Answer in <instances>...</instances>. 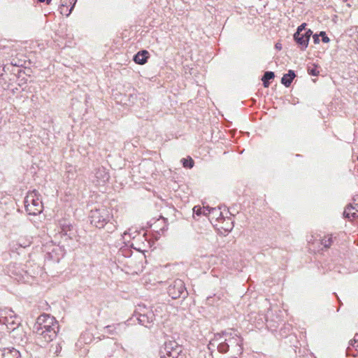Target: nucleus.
Listing matches in <instances>:
<instances>
[{
    "label": "nucleus",
    "mask_w": 358,
    "mask_h": 358,
    "mask_svg": "<svg viewBox=\"0 0 358 358\" xmlns=\"http://www.w3.org/2000/svg\"><path fill=\"white\" fill-rule=\"evenodd\" d=\"M294 38L302 50H305L308 47L309 42L308 38L307 36H305L303 33H300V35L297 37L296 34H294Z\"/></svg>",
    "instance_id": "ddd939ff"
},
{
    "label": "nucleus",
    "mask_w": 358,
    "mask_h": 358,
    "mask_svg": "<svg viewBox=\"0 0 358 358\" xmlns=\"http://www.w3.org/2000/svg\"><path fill=\"white\" fill-rule=\"evenodd\" d=\"M212 208H210L209 206H203L202 209L203 215L209 216L211 213Z\"/></svg>",
    "instance_id": "b1692460"
},
{
    "label": "nucleus",
    "mask_w": 358,
    "mask_h": 358,
    "mask_svg": "<svg viewBox=\"0 0 358 358\" xmlns=\"http://www.w3.org/2000/svg\"><path fill=\"white\" fill-rule=\"evenodd\" d=\"M96 185L103 184L109 180V174L103 167H99L94 173Z\"/></svg>",
    "instance_id": "1a4fd4ad"
},
{
    "label": "nucleus",
    "mask_w": 358,
    "mask_h": 358,
    "mask_svg": "<svg viewBox=\"0 0 358 358\" xmlns=\"http://www.w3.org/2000/svg\"><path fill=\"white\" fill-rule=\"evenodd\" d=\"M202 209L203 208H201L200 206H194L193 210L196 215H199L203 214Z\"/></svg>",
    "instance_id": "bb28decb"
},
{
    "label": "nucleus",
    "mask_w": 358,
    "mask_h": 358,
    "mask_svg": "<svg viewBox=\"0 0 358 358\" xmlns=\"http://www.w3.org/2000/svg\"><path fill=\"white\" fill-rule=\"evenodd\" d=\"M59 331V324L55 317L43 314L38 317L34 325V332L39 339L49 343L56 338Z\"/></svg>",
    "instance_id": "f257e3e1"
},
{
    "label": "nucleus",
    "mask_w": 358,
    "mask_h": 358,
    "mask_svg": "<svg viewBox=\"0 0 358 358\" xmlns=\"http://www.w3.org/2000/svg\"><path fill=\"white\" fill-rule=\"evenodd\" d=\"M15 318L11 310L0 311V323L5 324L10 331H14L19 325V322L15 321Z\"/></svg>",
    "instance_id": "423d86ee"
},
{
    "label": "nucleus",
    "mask_w": 358,
    "mask_h": 358,
    "mask_svg": "<svg viewBox=\"0 0 358 358\" xmlns=\"http://www.w3.org/2000/svg\"><path fill=\"white\" fill-rule=\"evenodd\" d=\"M313 34V31L310 30V29H306L304 32H303V34L305 36H307L308 38V41L310 40V36L312 35Z\"/></svg>",
    "instance_id": "c85d7f7f"
},
{
    "label": "nucleus",
    "mask_w": 358,
    "mask_h": 358,
    "mask_svg": "<svg viewBox=\"0 0 358 358\" xmlns=\"http://www.w3.org/2000/svg\"><path fill=\"white\" fill-rule=\"evenodd\" d=\"M24 207L29 215H36L43 211V203L40 199L38 192L33 190L29 192L24 199Z\"/></svg>",
    "instance_id": "7ed1b4c3"
},
{
    "label": "nucleus",
    "mask_w": 358,
    "mask_h": 358,
    "mask_svg": "<svg viewBox=\"0 0 358 358\" xmlns=\"http://www.w3.org/2000/svg\"><path fill=\"white\" fill-rule=\"evenodd\" d=\"M127 231H125V232L124 233V234H123V238H124V239H125V236H127Z\"/></svg>",
    "instance_id": "2f4dec72"
},
{
    "label": "nucleus",
    "mask_w": 358,
    "mask_h": 358,
    "mask_svg": "<svg viewBox=\"0 0 358 358\" xmlns=\"http://www.w3.org/2000/svg\"><path fill=\"white\" fill-rule=\"evenodd\" d=\"M181 162L182 164V166L185 168H188V169H192L194 166V160L191 157H189L187 159L182 158L181 159Z\"/></svg>",
    "instance_id": "6ab92c4d"
},
{
    "label": "nucleus",
    "mask_w": 358,
    "mask_h": 358,
    "mask_svg": "<svg viewBox=\"0 0 358 358\" xmlns=\"http://www.w3.org/2000/svg\"><path fill=\"white\" fill-rule=\"evenodd\" d=\"M20 246L23 247V248H25L26 245H22V244H20Z\"/></svg>",
    "instance_id": "72a5a7b5"
},
{
    "label": "nucleus",
    "mask_w": 358,
    "mask_h": 358,
    "mask_svg": "<svg viewBox=\"0 0 358 358\" xmlns=\"http://www.w3.org/2000/svg\"><path fill=\"white\" fill-rule=\"evenodd\" d=\"M349 344L350 345L346 350V355L357 357L358 354V334L355 335L353 340H351Z\"/></svg>",
    "instance_id": "9d476101"
},
{
    "label": "nucleus",
    "mask_w": 358,
    "mask_h": 358,
    "mask_svg": "<svg viewBox=\"0 0 358 358\" xmlns=\"http://www.w3.org/2000/svg\"><path fill=\"white\" fill-rule=\"evenodd\" d=\"M72 1H73V0H70V3H72Z\"/></svg>",
    "instance_id": "f704fd0d"
},
{
    "label": "nucleus",
    "mask_w": 358,
    "mask_h": 358,
    "mask_svg": "<svg viewBox=\"0 0 358 358\" xmlns=\"http://www.w3.org/2000/svg\"><path fill=\"white\" fill-rule=\"evenodd\" d=\"M308 73L312 76H317L319 73V71L316 68H308Z\"/></svg>",
    "instance_id": "a878e982"
},
{
    "label": "nucleus",
    "mask_w": 358,
    "mask_h": 358,
    "mask_svg": "<svg viewBox=\"0 0 358 358\" xmlns=\"http://www.w3.org/2000/svg\"><path fill=\"white\" fill-rule=\"evenodd\" d=\"M0 355L2 358H20V352L15 348L0 350Z\"/></svg>",
    "instance_id": "9b49d317"
},
{
    "label": "nucleus",
    "mask_w": 358,
    "mask_h": 358,
    "mask_svg": "<svg viewBox=\"0 0 358 358\" xmlns=\"http://www.w3.org/2000/svg\"><path fill=\"white\" fill-rule=\"evenodd\" d=\"M209 219L211 220H215V221L224 219L220 208H212Z\"/></svg>",
    "instance_id": "dca6fc26"
},
{
    "label": "nucleus",
    "mask_w": 358,
    "mask_h": 358,
    "mask_svg": "<svg viewBox=\"0 0 358 358\" xmlns=\"http://www.w3.org/2000/svg\"><path fill=\"white\" fill-rule=\"evenodd\" d=\"M214 300H215V301L216 302V305H217V304H218V301H219L217 300V299L215 297V298H214Z\"/></svg>",
    "instance_id": "473e14b6"
},
{
    "label": "nucleus",
    "mask_w": 358,
    "mask_h": 358,
    "mask_svg": "<svg viewBox=\"0 0 358 358\" xmlns=\"http://www.w3.org/2000/svg\"><path fill=\"white\" fill-rule=\"evenodd\" d=\"M74 5H75V3L71 6V8L68 10L67 8L66 9L65 5L64 3H62V6L60 8V13H61V14L66 15V16H69L71 14L73 8L74 7Z\"/></svg>",
    "instance_id": "412c9836"
},
{
    "label": "nucleus",
    "mask_w": 358,
    "mask_h": 358,
    "mask_svg": "<svg viewBox=\"0 0 358 358\" xmlns=\"http://www.w3.org/2000/svg\"><path fill=\"white\" fill-rule=\"evenodd\" d=\"M295 77V73L294 71L289 70L287 73L285 74L282 78L281 83L285 86L289 87L293 79Z\"/></svg>",
    "instance_id": "2eb2a0df"
},
{
    "label": "nucleus",
    "mask_w": 358,
    "mask_h": 358,
    "mask_svg": "<svg viewBox=\"0 0 358 358\" xmlns=\"http://www.w3.org/2000/svg\"><path fill=\"white\" fill-rule=\"evenodd\" d=\"M125 329V326L122 324H116L104 327L102 331L110 336H117L120 334Z\"/></svg>",
    "instance_id": "6e6552de"
},
{
    "label": "nucleus",
    "mask_w": 358,
    "mask_h": 358,
    "mask_svg": "<svg viewBox=\"0 0 358 358\" xmlns=\"http://www.w3.org/2000/svg\"><path fill=\"white\" fill-rule=\"evenodd\" d=\"M345 217L348 219H354L358 217V203L355 206L348 205L343 213Z\"/></svg>",
    "instance_id": "f8f14e48"
},
{
    "label": "nucleus",
    "mask_w": 358,
    "mask_h": 358,
    "mask_svg": "<svg viewBox=\"0 0 358 358\" xmlns=\"http://www.w3.org/2000/svg\"><path fill=\"white\" fill-rule=\"evenodd\" d=\"M357 159H358V157H357Z\"/></svg>",
    "instance_id": "c9c22d12"
},
{
    "label": "nucleus",
    "mask_w": 358,
    "mask_h": 358,
    "mask_svg": "<svg viewBox=\"0 0 358 358\" xmlns=\"http://www.w3.org/2000/svg\"><path fill=\"white\" fill-rule=\"evenodd\" d=\"M320 36H322V41L324 43H328L329 41V37L326 35L324 31H321Z\"/></svg>",
    "instance_id": "393cba45"
},
{
    "label": "nucleus",
    "mask_w": 358,
    "mask_h": 358,
    "mask_svg": "<svg viewBox=\"0 0 358 358\" xmlns=\"http://www.w3.org/2000/svg\"><path fill=\"white\" fill-rule=\"evenodd\" d=\"M62 346L61 343H57L56 345H52L51 350L53 351V353L56 355H59L62 350Z\"/></svg>",
    "instance_id": "4be33fe9"
},
{
    "label": "nucleus",
    "mask_w": 358,
    "mask_h": 358,
    "mask_svg": "<svg viewBox=\"0 0 358 358\" xmlns=\"http://www.w3.org/2000/svg\"><path fill=\"white\" fill-rule=\"evenodd\" d=\"M275 47H276V48H278V49H280V48H281V46H280V44H276V45H275Z\"/></svg>",
    "instance_id": "7c9ffc66"
},
{
    "label": "nucleus",
    "mask_w": 358,
    "mask_h": 358,
    "mask_svg": "<svg viewBox=\"0 0 358 358\" xmlns=\"http://www.w3.org/2000/svg\"><path fill=\"white\" fill-rule=\"evenodd\" d=\"M39 2H46L48 5H49L52 0H38Z\"/></svg>",
    "instance_id": "c756f323"
},
{
    "label": "nucleus",
    "mask_w": 358,
    "mask_h": 358,
    "mask_svg": "<svg viewBox=\"0 0 358 358\" xmlns=\"http://www.w3.org/2000/svg\"><path fill=\"white\" fill-rule=\"evenodd\" d=\"M275 77L274 73L272 71H266L265 72L264 76L262 77L263 85L265 87H268L269 86V80L273 79Z\"/></svg>",
    "instance_id": "a211bd4d"
},
{
    "label": "nucleus",
    "mask_w": 358,
    "mask_h": 358,
    "mask_svg": "<svg viewBox=\"0 0 358 358\" xmlns=\"http://www.w3.org/2000/svg\"><path fill=\"white\" fill-rule=\"evenodd\" d=\"M322 245H323L325 248H328L331 246L332 243V237L331 235H328L327 236H325L322 241H321Z\"/></svg>",
    "instance_id": "aec40b11"
},
{
    "label": "nucleus",
    "mask_w": 358,
    "mask_h": 358,
    "mask_svg": "<svg viewBox=\"0 0 358 358\" xmlns=\"http://www.w3.org/2000/svg\"><path fill=\"white\" fill-rule=\"evenodd\" d=\"M185 287L182 280L177 279L174 280L168 287V294L172 299H178L183 294L185 295Z\"/></svg>",
    "instance_id": "0eeeda50"
},
{
    "label": "nucleus",
    "mask_w": 358,
    "mask_h": 358,
    "mask_svg": "<svg viewBox=\"0 0 358 358\" xmlns=\"http://www.w3.org/2000/svg\"><path fill=\"white\" fill-rule=\"evenodd\" d=\"M306 23H303L300 26L298 27L296 32L294 34H296V37L299 35H300V33H303L306 30Z\"/></svg>",
    "instance_id": "5701e85b"
},
{
    "label": "nucleus",
    "mask_w": 358,
    "mask_h": 358,
    "mask_svg": "<svg viewBox=\"0 0 358 358\" xmlns=\"http://www.w3.org/2000/svg\"><path fill=\"white\" fill-rule=\"evenodd\" d=\"M217 298L218 301H221L224 297L223 293H217L213 294V296H209L206 298V303L210 306L216 305V302L214 300V298Z\"/></svg>",
    "instance_id": "f3484780"
},
{
    "label": "nucleus",
    "mask_w": 358,
    "mask_h": 358,
    "mask_svg": "<svg viewBox=\"0 0 358 358\" xmlns=\"http://www.w3.org/2000/svg\"><path fill=\"white\" fill-rule=\"evenodd\" d=\"M148 57L149 52L147 50H141L134 57V61L136 64H144L146 63Z\"/></svg>",
    "instance_id": "4468645a"
},
{
    "label": "nucleus",
    "mask_w": 358,
    "mask_h": 358,
    "mask_svg": "<svg viewBox=\"0 0 358 358\" xmlns=\"http://www.w3.org/2000/svg\"><path fill=\"white\" fill-rule=\"evenodd\" d=\"M112 217L109 209L105 206L92 210L90 215L91 224L99 229L103 228Z\"/></svg>",
    "instance_id": "f03ea898"
},
{
    "label": "nucleus",
    "mask_w": 358,
    "mask_h": 358,
    "mask_svg": "<svg viewBox=\"0 0 358 358\" xmlns=\"http://www.w3.org/2000/svg\"><path fill=\"white\" fill-rule=\"evenodd\" d=\"M182 348L175 341L165 342L159 351L160 358H183Z\"/></svg>",
    "instance_id": "20e7f679"
},
{
    "label": "nucleus",
    "mask_w": 358,
    "mask_h": 358,
    "mask_svg": "<svg viewBox=\"0 0 358 358\" xmlns=\"http://www.w3.org/2000/svg\"><path fill=\"white\" fill-rule=\"evenodd\" d=\"M138 323L145 327H150L155 320V314L150 310L145 307L138 306V310L136 312Z\"/></svg>",
    "instance_id": "39448f33"
},
{
    "label": "nucleus",
    "mask_w": 358,
    "mask_h": 358,
    "mask_svg": "<svg viewBox=\"0 0 358 358\" xmlns=\"http://www.w3.org/2000/svg\"><path fill=\"white\" fill-rule=\"evenodd\" d=\"M319 37H320V35H317V34H315L313 36V40L314 43L317 44L320 43Z\"/></svg>",
    "instance_id": "cd10ccee"
}]
</instances>
